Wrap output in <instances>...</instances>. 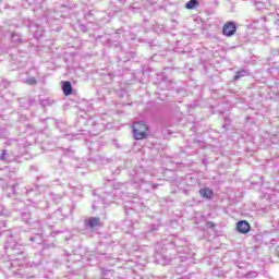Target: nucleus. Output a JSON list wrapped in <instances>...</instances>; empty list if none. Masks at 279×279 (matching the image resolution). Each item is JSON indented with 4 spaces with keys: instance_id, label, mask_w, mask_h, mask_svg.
<instances>
[{
    "instance_id": "1",
    "label": "nucleus",
    "mask_w": 279,
    "mask_h": 279,
    "mask_svg": "<svg viewBox=\"0 0 279 279\" xmlns=\"http://www.w3.org/2000/svg\"><path fill=\"white\" fill-rule=\"evenodd\" d=\"M4 250L7 256H9V269H14L21 267L27 263V254L25 253V247L23 245L15 243L12 238H9L4 244Z\"/></svg>"
},
{
    "instance_id": "2",
    "label": "nucleus",
    "mask_w": 279,
    "mask_h": 279,
    "mask_svg": "<svg viewBox=\"0 0 279 279\" xmlns=\"http://www.w3.org/2000/svg\"><path fill=\"white\" fill-rule=\"evenodd\" d=\"M22 220L25 223H28V226H33L35 230H37V233H34L33 231H28L26 233V238L28 239V242L32 244L36 243L37 245H40L43 243V223H40V218L38 217V211H24L21 214Z\"/></svg>"
},
{
    "instance_id": "3",
    "label": "nucleus",
    "mask_w": 279,
    "mask_h": 279,
    "mask_svg": "<svg viewBox=\"0 0 279 279\" xmlns=\"http://www.w3.org/2000/svg\"><path fill=\"white\" fill-rule=\"evenodd\" d=\"M147 130L149 126L143 121L133 123V136L135 141H143V138H147Z\"/></svg>"
},
{
    "instance_id": "4",
    "label": "nucleus",
    "mask_w": 279,
    "mask_h": 279,
    "mask_svg": "<svg viewBox=\"0 0 279 279\" xmlns=\"http://www.w3.org/2000/svg\"><path fill=\"white\" fill-rule=\"evenodd\" d=\"M101 226L100 217H89L84 222V228L86 230H97V228H101Z\"/></svg>"
},
{
    "instance_id": "5",
    "label": "nucleus",
    "mask_w": 279,
    "mask_h": 279,
    "mask_svg": "<svg viewBox=\"0 0 279 279\" xmlns=\"http://www.w3.org/2000/svg\"><path fill=\"white\" fill-rule=\"evenodd\" d=\"M222 34L225 36H234L236 34V24L234 22H228L222 27Z\"/></svg>"
},
{
    "instance_id": "6",
    "label": "nucleus",
    "mask_w": 279,
    "mask_h": 279,
    "mask_svg": "<svg viewBox=\"0 0 279 279\" xmlns=\"http://www.w3.org/2000/svg\"><path fill=\"white\" fill-rule=\"evenodd\" d=\"M251 228L252 227L250 226V222H247L246 220H240L236 223V230L241 234H247V232H250Z\"/></svg>"
},
{
    "instance_id": "7",
    "label": "nucleus",
    "mask_w": 279,
    "mask_h": 279,
    "mask_svg": "<svg viewBox=\"0 0 279 279\" xmlns=\"http://www.w3.org/2000/svg\"><path fill=\"white\" fill-rule=\"evenodd\" d=\"M31 32L34 33L35 38H43L45 34V27H43L40 24H31Z\"/></svg>"
},
{
    "instance_id": "8",
    "label": "nucleus",
    "mask_w": 279,
    "mask_h": 279,
    "mask_svg": "<svg viewBox=\"0 0 279 279\" xmlns=\"http://www.w3.org/2000/svg\"><path fill=\"white\" fill-rule=\"evenodd\" d=\"M47 21H59L62 17V13H58L51 9L47 10L44 14Z\"/></svg>"
},
{
    "instance_id": "9",
    "label": "nucleus",
    "mask_w": 279,
    "mask_h": 279,
    "mask_svg": "<svg viewBox=\"0 0 279 279\" xmlns=\"http://www.w3.org/2000/svg\"><path fill=\"white\" fill-rule=\"evenodd\" d=\"M62 90H63V95H65V97L73 95V86L71 85V82L64 81L62 83Z\"/></svg>"
},
{
    "instance_id": "10",
    "label": "nucleus",
    "mask_w": 279,
    "mask_h": 279,
    "mask_svg": "<svg viewBox=\"0 0 279 279\" xmlns=\"http://www.w3.org/2000/svg\"><path fill=\"white\" fill-rule=\"evenodd\" d=\"M199 195L205 199H213V190L208 187H203L199 190Z\"/></svg>"
},
{
    "instance_id": "11",
    "label": "nucleus",
    "mask_w": 279,
    "mask_h": 279,
    "mask_svg": "<svg viewBox=\"0 0 279 279\" xmlns=\"http://www.w3.org/2000/svg\"><path fill=\"white\" fill-rule=\"evenodd\" d=\"M11 43H13V45H21V43H23V36L16 32L11 33Z\"/></svg>"
},
{
    "instance_id": "12",
    "label": "nucleus",
    "mask_w": 279,
    "mask_h": 279,
    "mask_svg": "<svg viewBox=\"0 0 279 279\" xmlns=\"http://www.w3.org/2000/svg\"><path fill=\"white\" fill-rule=\"evenodd\" d=\"M94 210H97V208H106V199L99 198L97 201H94V204L92 206Z\"/></svg>"
},
{
    "instance_id": "13",
    "label": "nucleus",
    "mask_w": 279,
    "mask_h": 279,
    "mask_svg": "<svg viewBox=\"0 0 279 279\" xmlns=\"http://www.w3.org/2000/svg\"><path fill=\"white\" fill-rule=\"evenodd\" d=\"M197 5H199V0H190L189 2H186L185 8L186 10H195Z\"/></svg>"
},
{
    "instance_id": "14",
    "label": "nucleus",
    "mask_w": 279,
    "mask_h": 279,
    "mask_svg": "<svg viewBox=\"0 0 279 279\" xmlns=\"http://www.w3.org/2000/svg\"><path fill=\"white\" fill-rule=\"evenodd\" d=\"M22 82L28 86H36V84H38V80H36V77L22 78Z\"/></svg>"
},
{
    "instance_id": "15",
    "label": "nucleus",
    "mask_w": 279,
    "mask_h": 279,
    "mask_svg": "<svg viewBox=\"0 0 279 279\" xmlns=\"http://www.w3.org/2000/svg\"><path fill=\"white\" fill-rule=\"evenodd\" d=\"M52 217H54V219H59V221H62V220L66 219V216L64 214H62V209H57L52 214Z\"/></svg>"
},
{
    "instance_id": "16",
    "label": "nucleus",
    "mask_w": 279,
    "mask_h": 279,
    "mask_svg": "<svg viewBox=\"0 0 279 279\" xmlns=\"http://www.w3.org/2000/svg\"><path fill=\"white\" fill-rule=\"evenodd\" d=\"M247 74H248L247 70L238 71L233 80L238 82V80H241V77H245V75Z\"/></svg>"
},
{
    "instance_id": "17",
    "label": "nucleus",
    "mask_w": 279,
    "mask_h": 279,
    "mask_svg": "<svg viewBox=\"0 0 279 279\" xmlns=\"http://www.w3.org/2000/svg\"><path fill=\"white\" fill-rule=\"evenodd\" d=\"M36 191H38V185L25 187L26 195H29V193H36Z\"/></svg>"
},
{
    "instance_id": "18",
    "label": "nucleus",
    "mask_w": 279,
    "mask_h": 279,
    "mask_svg": "<svg viewBox=\"0 0 279 279\" xmlns=\"http://www.w3.org/2000/svg\"><path fill=\"white\" fill-rule=\"evenodd\" d=\"M51 104H53V101H51L49 98L40 101V105L43 106V108H47V106H51Z\"/></svg>"
},
{
    "instance_id": "19",
    "label": "nucleus",
    "mask_w": 279,
    "mask_h": 279,
    "mask_svg": "<svg viewBox=\"0 0 279 279\" xmlns=\"http://www.w3.org/2000/svg\"><path fill=\"white\" fill-rule=\"evenodd\" d=\"M245 278H247V279L258 278V272H256V271H251V272H248V274L245 275Z\"/></svg>"
},
{
    "instance_id": "20",
    "label": "nucleus",
    "mask_w": 279,
    "mask_h": 279,
    "mask_svg": "<svg viewBox=\"0 0 279 279\" xmlns=\"http://www.w3.org/2000/svg\"><path fill=\"white\" fill-rule=\"evenodd\" d=\"M0 160H8V153L5 150H2L0 155Z\"/></svg>"
},
{
    "instance_id": "21",
    "label": "nucleus",
    "mask_w": 279,
    "mask_h": 279,
    "mask_svg": "<svg viewBox=\"0 0 279 279\" xmlns=\"http://www.w3.org/2000/svg\"><path fill=\"white\" fill-rule=\"evenodd\" d=\"M81 32H88V27L85 24H80Z\"/></svg>"
},
{
    "instance_id": "22",
    "label": "nucleus",
    "mask_w": 279,
    "mask_h": 279,
    "mask_svg": "<svg viewBox=\"0 0 279 279\" xmlns=\"http://www.w3.org/2000/svg\"><path fill=\"white\" fill-rule=\"evenodd\" d=\"M138 206H141V204L133 202L132 208H133L134 210H138Z\"/></svg>"
},
{
    "instance_id": "23",
    "label": "nucleus",
    "mask_w": 279,
    "mask_h": 279,
    "mask_svg": "<svg viewBox=\"0 0 279 279\" xmlns=\"http://www.w3.org/2000/svg\"><path fill=\"white\" fill-rule=\"evenodd\" d=\"M119 46H120L119 43L114 44V43L109 40V47H119Z\"/></svg>"
},
{
    "instance_id": "24",
    "label": "nucleus",
    "mask_w": 279,
    "mask_h": 279,
    "mask_svg": "<svg viewBox=\"0 0 279 279\" xmlns=\"http://www.w3.org/2000/svg\"><path fill=\"white\" fill-rule=\"evenodd\" d=\"M207 228H215V223L213 221H207Z\"/></svg>"
},
{
    "instance_id": "25",
    "label": "nucleus",
    "mask_w": 279,
    "mask_h": 279,
    "mask_svg": "<svg viewBox=\"0 0 279 279\" xmlns=\"http://www.w3.org/2000/svg\"><path fill=\"white\" fill-rule=\"evenodd\" d=\"M26 265H27L28 267H36V264H35L34 262H28Z\"/></svg>"
},
{
    "instance_id": "26",
    "label": "nucleus",
    "mask_w": 279,
    "mask_h": 279,
    "mask_svg": "<svg viewBox=\"0 0 279 279\" xmlns=\"http://www.w3.org/2000/svg\"><path fill=\"white\" fill-rule=\"evenodd\" d=\"M228 123H230V120H229V119H226V120H225L223 128H226V125H228Z\"/></svg>"
},
{
    "instance_id": "27",
    "label": "nucleus",
    "mask_w": 279,
    "mask_h": 279,
    "mask_svg": "<svg viewBox=\"0 0 279 279\" xmlns=\"http://www.w3.org/2000/svg\"><path fill=\"white\" fill-rule=\"evenodd\" d=\"M275 25H276L277 29L279 31V20H277V21L275 22Z\"/></svg>"
},
{
    "instance_id": "28",
    "label": "nucleus",
    "mask_w": 279,
    "mask_h": 279,
    "mask_svg": "<svg viewBox=\"0 0 279 279\" xmlns=\"http://www.w3.org/2000/svg\"><path fill=\"white\" fill-rule=\"evenodd\" d=\"M143 184H145V180H141L140 186H143Z\"/></svg>"
},
{
    "instance_id": "29",
    "label": "nucleus",
    "mask_w": 279,
    "mask_h": 279,
    "mask_svg": "<svg viewBox=\"0 0 279 279\" xmlns=\"http://www.w3.org/2000/svg\"><path fill=\"white\" fill-rule=\"evenodd\" d=\"M21 101H27V98H22Z\"/></svg>"
},
{
    "instance_id": "30",
    "label": "nucleus",
    "mask_w": 279,
    "mask_h": 279,
    "mask_svg": "<svg viewBox=\"0 0 279 279\" xmlns=\"http://www.w3.org/2000/svg\"><path fill=\"white\" fill-rule=\"evenodd\" d=\"M153 189H158V185H151Z\"/></svg>"
},
{
    "instance_id": "31",
    "label": "nucleus",
    "mask_w": 279,
    "mask_h": 279,
    "mask_svg": "<svg viewBox=\"0 0 279 279\" xmlns=\"http://www.w3.org/2000/svg\"><path fill=\"white\" fill-rule=\"evenodd\" d=\"M58 197V199H62V196H57Z\"/></svg>"
},
{
    "instance_id": "32",
    "label": "nucleus",
    "mask_w": 279,
    "mask_h": 279,
    "mask_svg": "<svg viewBox=\"0 0 279 279\" xmlns=\"http://www.w3.org/2000/svg\"><path fill=\"white\" fill-rule=\"evenodd\" d=\"M217 271H219V270H217V269H216V270H214V274H217Z\"/></svg>"
},
{
    "instance_id": "33",
    "label": "nucleus",
    "mask_w": 279,
    "mask_h": 279,
    "mask_svg": "<svg viewBox=\"0 0 279 279\" xmlns=\"http://www.w3.org/2000/svg\"><path fill=\"white\" fill-rule=\"evenodd\" d=\"M277 38H278V41H279V36Z\"/></svg>"
}]
</instances>
